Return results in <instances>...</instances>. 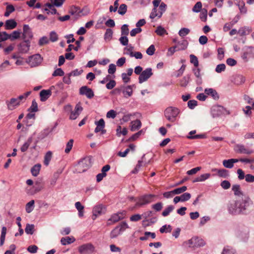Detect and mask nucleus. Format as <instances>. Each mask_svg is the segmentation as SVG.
Segmentation results:
<instances>
[{"mask_svg": "<svg viewBox=\"0 0 254 254\" xmlns=\"http://www.w3.org/2000/svg\"><path fill=\"white\" fill-rule=\"evenodd\" d=\"M253 204V201L249 196H243L235 201V203H231L228 206V211L233 215L247 214Z\"/></svg>", "mask_w": 254, "mask_h": 254, "instance_id": "nucleus-1", "label": "nucleus"}, {"mask_svg": "<svg viewBox=\"0 0 254 254\" xmlns=\"http://www.w3.org/2000/svg\"><path fill=\"white\" fill-rule=\"evenodd\" d=\"M92 158L87 156L80 160L76 166L75 172L81 173L86 171L91 166Z\"/></svg>", "mask_w": 254, "mask_h": 254, "instance_id": "nucleus-2", "label": "nucleus"}, {"mask_svg": "<svg viewBox=\"0 0 254 254\" xmlns=\"http://www.w3.org/2000/svg\"><path fill=\"white\" fill-rule=\"evenodd\" d=\"M180 113V110L178 108L170 106L165 110L164 116L169 122H174Z\"/></svg>", "mask_w": 254, "mask_h": 254, "instance_id": "nucleus-3", "label": "nucleus"}, {"mask_svg": "<svg viewBox=\"0 0 254 254\" xmlns=\"http://www.w3.org/2000/svg\"><path fill=\"white\" fill-rule=\"evenodd\" d=\"M211 114L213 118H218L222 115H230V112L222 106L216 105L211 107Z\"/></svg>", "mask_w": 254, "mask_h": 254, "instance_id": "nucleus-4", "label": "nucleus"}, {"mask_svg": "<svg viewBox=\"0 0 254 254\" xmlns=\"http://www.w3.org/2000/svg\"><path fill=\"white\" fill-rule=\"evenodd\" d=\"M156 196L154 194H145L140 196L137 198V201L135 204L136 207H141L147 205L153 201V198Z\"/></svg>", "mask_w": 254, "mask_h": 254, "instance_id": "nucleus-5", "label": "nucleus"}, {"mask_svg": "<svg viewBox=\"0 0 254 254\" xmlns=\"http://www.w3.org/2000/svg\"><path fill=\"white\" fill-rule=\"evenodd\" d=\"M128 228V226L126 222H122L119 225L116 226L110 233V238L111 239H114L117 238L123 232L125 231V230Z\"/></svg>", "mask_w": 254, "mask_h": 254, "instance_id": "nucleus-6", "label": "nucleus"}, {"mask_svg": "<svg viewBox=\"0 0 254 254\" xmlns=\"http://www.w3.org/2000/svg\"><path fill=\"white\" fill-rule=\"evenodd\" d=\"M43 58L39 54H35L29 56L26 62L31 67H35L39 65L42 62Z\"/></svg>", "mask_w": 254, "mask_h": 254, "instance_id": "nucleus-7", "label": "nucleus"}, {"mask_svg": "<svg viewBox=\"0 0 254 254\" xmlns=\"http://www.w3.org/2000/svg\"><path fill=\"white\" fill-rule=\"evenodd\" d=\"M243 50L244 52L242 55L241 57L245 62H247L249 60V57L254 56V47L245 46L243 49Z\"/></svg>", "mask_w": 254, "mask_h": 254, "instance_id": "nucleus-8", "label": "nucleus"}, {"mask_svg": "<svg viewBox=\"0 0 254 254\" xmlns=\"http://www.w3.org/2000/svg\"><path fill=\"white\" fill-rule=\"evenodd\" d=\"M69 13L72 15H74L76 19L82 16L86 15L88 13L87 12L83 13V9H81L79 7L74 5L70 6Z\"/></svg>", "mask_w": 254, "mask_h": 254, "instance_id": "nucleus-9", "label": "nucleus"}, {"mask_svg": "<svg viewBox=\"0 0 254 254\" xmlns=\"http://www.w3.org/2000/svg\"><path fill=\"white\" fill-rule=\"evenodd\" d=\"M152 75L153 72H152V68L150 67L146 68L145 70L142 71L139 75L138 77V82L139 83H142L143 82L146 81Z\"/></svg>", "mask_w": 254, "mask_h": 254, "instance_id": "nucleus-10", "label": "nucleus"}, {"mask_svg": "<svg viewBox=\"0 0 254 254\" xmlns=\"http://www.w3.org/2000/svg\"><path fill=\"white\" fill-rule=\"evenodd\" d=\"M125 214L126 212L124 211L113 214L110 218L108 219L107 224L110 225L123 219L124 218Z\"/></svg>", "mask_w": 254, "mask_h": 254, "instance_id": "nucleus-11", "label": "nucleus"}, {"mask_svg": "<svg viewBox=\"0 0 254 254\" xmlns=\"http://www.w3.org/2000/svg\"><path fill=\"white\" fill-rule=\"evenodd\" d=\"M30 41L29 40H25L17 45L19 53L25 54L29 51Z\"/></svg>", "mask_w": 254, "mask_h": 254, "instance_id": "nucleus-12", "label": "nucleus"}, {"mask_svg": "<svg viewBox=\"0 0 254 254\" xmlns=\"http://www.w3.org/2000/svg\"><path fill=\"white\" fill-rule=\"evenodd\" d=\"M78 251L81 254H91L94 251V247L91 244H86L80 246Z\"/></svg>", "mask_w": 254, "mask_h": 254, "instance_id": "nucleus-13", "label": "nucleus"}, {"mask_svg": "<svg viewBox=\"0 0 254 254\" xmlns=\"http://www.w3.org/2000/svg\"><path fill=\"white\" fill-rule=\"evenodd\" d=\"M55 89V86H52L50 89L48 90H42L40 92V100L42 102H45L51 96L52 91Z\"/></svg>", "mask_w": 254, "mask_h": 254, "instance_id": "nucleus-14", "label": "nucleus"}, {"mask_svg": "<svg viewBox=\"0 0 254 254\" xmlns=\"http://www.w3.org/2000/svg\"><path fill=\"white\" fill-rule=\"evenodd\" d=\"M79 94L82 95H85L89 99H91L94 96L93 90L87 86H83L80 88Z\"/></svg>", "mask_w": 254, "mask_h": 254, "instance_id": "nucleus-15", "label": "nucleus"}, {"mask_svg": "<svg viewBox=\"0 0 254 254\" xmlns=\"http://www.w3.org/2000/svg\"><path fill=\"white\" fill-rule=\"evenodd\" d=\"M32 32L28 25L24 24L23 27L22 39L25 40L31 39L33 38Z\"/></svg>", "mask_w": 254, "mask_h": 254, "instance_id": "nucleus-16", "label": "nucleus"}, {"mask_svg": "<svg viewBox=\"0 0 254 254\" xmlns=\"http://www.w3.org/2000/svg\"><path fill=\"white\" fill-rule=\"evenodd\" d=\"M105 211L106 208L104 205H99L95 206L93 209L92 219L95 220L98 215L104 213Z\"/></svg>", "mask_w": 254, "mask_h": 254, "instance_id": "nucleus-17", "label": "nucleus"}, {"mask_svg": "<svg viewBox=\"0 0 254 254\" xmlns=\"http://www.w3.org/2000/svg\"><path fill=\"white\" fill-rule=\"evenodd\" d=\"M82 110L83 108L81 106L80 103L77 104L75 107L74 110L71 112L69 119L70 120H75Z\"/></svg>", "mask_w": 254, "mask_h": 254, "instance_id": "nucleus-18", "label": "nucleus"}, {"mask_svg": "<svg viewBox=\"0 0 254 254\" xmlns=\"http://www.w3.org/2000/svg\"><path fill=\"white\" fill-rule=\"evenodd\" d=\"M20 102L18 101V99L14 98H11L9 101L7 100L6 101V104L9 110H14L20 105Z\"/></svg>", "mask_w": 254, "mask_h": 254, "instance_id": "nucleus-19", "label": "nucleus"}, {"mask_svg": "<svg viewBox=\"0 0 254 254\" xmlns=\"http://www.w3.org/2000/svg\"><path fill=\"white\" fill-rule=\"evenodd\" d=\"M134 84L125 86L124 85L123 93L125 98H128L132 95V88L135 87Z\"/></svg>", "mask_w": 254, "mask_h": 254, "instance_id": "nucleus-20", "label": "nucleus"}, {"mask_svg": "<svg viewBox=\"0 0 254 254\" xmlns=\"http://www.w3.org/2000/svg\"><path fill=\"white\" fill-rule=\"evenodd\" d=\"M236 148L237 149H235V151L239 153L251 154L253 152L252 150L246 148L244 145L242 144L236 145Z\"/></svg>", "mask_w": 254, "mask_h": 254, "instance_id": "nucleus-21", "label": "nucleus"}, {"mask_svg": "<svg viewBox=\"0 0 254 254\" xmlns=\"http://www.w3.org/2000/svg\"><path fill=\"white\" fill-rule=\"evenodd\" d=\"M204 93L209 96H211L213 99L218 100L219 96L217 91L213 88H206L204 90Z\"/></svg>", "mask_w": 254, "mask_h": 254, "instance_id": "nucleus-22", "label": "nucleus"}, {"mask_svg": "<svg viewBox=\"0 0 254 254\" xmlns=\"http://www.w3.org/2000/svg\"><path fill=\"white\" fill-rule=\"evenodd\" d=\"M17 23L13 19H10L6 20L5 22V29L6 30H11L15 28L17 26Z\"/></svg>", "mask_w": 254, "mask_h": 254, "instance_id": "nucleus-23", "label": "nucleus"}, {"mask_svg": "<svg viewBox=\"0 0 254 254\" xmlns=\"http://www.w3.org/2000/svg\"><path fill=\"white\" fill-rule=\"evenodd\" d=\"M95 124L97 126L94 130L95 133L101 131L105 127V123L103 119H100L98 121H96Z\"/></svg>", "mask_w": 254, "mask_h": 254, "instance_id": "nucleus-24", "label": "nucleus"}, {"mask_svg": "<svg viewBox=\"0 0 254 254\" xmlns=\"http://www.w3.org/2000/svg\"><path fill=\"white\" fill-rule=\"evenodd\" d=\"M141 127V123L139 120H136L130 123V130L132 131L137 130Z\"/></svg>", "mask_w": 254, "mask_h": 254, "instance_id": "nucleus-25", "label": "nucleus"}, {"mask_svg": "<svg viewBox=\"0 0 254 254\" xmlns=\"http://www.w3.org/2000/svg\"><path fill=\"white\" fill-rule=\"evenodd\" d=\"M232 190L234 191L235 195L238 196H243L245 195L244 194L243 191L241 190L240 185L235 184L233 185Z\"/></svg>", "mask_w": 254, "mask_h": 254, "instance_id": "nucleus-26", "label": "nucleus"}, {"mask_svg": "<svg viewBox=\"0 0 254 254\" xmlns=\"http://www.w3.org/2000/svg\"><path fill=\"white\" fill-rule=\"evenodd\" d=\"M188 45V42L186 40H183L179 41L176 45L177 47V51L184 50L187 49Z\"/></svg>", "mask_w": 254, "mask_h": 254, "instance_id": "nucleus-27", "label": "nucleus"}, {"mask_svg": "<svg viewBox=\"0 0 254 254\" xmlns=\"http://www.w3.org/2000/svg\"><path fill=\"white\" fill-rule=\"evenodd\" d=\"M75 241V239L73 237H65L62 238L61 243L63 246H65L73 243Z\"/></svg>", "mask_w": 254, "mask_h": 254, "instance_id": "nucleus-28", "label": "nucleus"}, {"mask_svg": "<svg viewBox=\"0 0 254 254\" xmlns=\"http://www.w3.org/2000/svg\"><path fill=\"white\" fill-rule=\"evenodd\" d=\"M245 81V77L241 75H236L234 76L233 82L236 85H240L244 83Z\"/></svg>", "mask_w": 254, "mask_h": 254, "instance_id": "nucleus-29", "label": "nucleus"}, {"mask_svg": "<svg viewBox=\"0 0 254 254\" xmlns=\"http://www.w3.org/2000/svg\"><path fill=\"white\" fill-rule=\"evenodd\" d=\"M41 165L40 164H37L34 165L31 169V173L34 177H36L39 174Z\"/></svg>", "mask_w": 254, "mask_h": 254, "instance_id": "nucleus-30", "label": "nucleus"}, {"mask_svg": "<svg viewBox=\"0 0 254 254\" xmlns=\"http://www.w3.org/2000/svg\"><path fill=\"white\" fill-rule=\"evenodd\" d=\"M194 238H196L193 245V247H195V248L203 247L205 245V242L202 239L198 237H194Z\"/></svg>", "mask_w": 254, "mask_h": 254, "instance_id": "nucleus-31", "label": "nucleus"}, {"mask_svg": "<svg viewBox=\"0 0 254 254\" xmlns=\"http://www.w3.org/2000/svg\"><path fill=\"white\" fill-rule=\"evenodd\" d=\"M33 138L32 137H29L27 141L25 142L24 144L21 147L20 150L22 152H24L27 151L30 144L32 142Z\"/></svg>", "mask_w": 254, "mask_h": 254, "instance_id": "nucleus-32", "label": "nucleus"}, {"mask_svg": "<svg viewBox=\"0 0 254 254\" xmlns=\"http://www.w3.org/2000/svg\"><path fill=\"white\" fill-rule=\"evenodd\" d=\"M217 175L219 177L228 178L229 177V171L224 169L217 171Z\"/></svg>", "mask_w": 254, "mask_h": 254, "instance_id": "nucleus-33", "label": "nucleus"}, {"mask_svg": "<svg viewBox=\"0 0 254 254\" xmlns=\"http://www.w3.org/2000/svg\"><path fill=\"white\" fill-rule=\"evenodd\" d=\"M5 4L7 5L6 7V11L4 13V16L8 17L10 14L15 10L14 7L11 4H7V2H5Z\"/></svg>", "mask_w": 254, "mask_h": 254, "instance_id": "nucleus-34", "label": "nucleus"}, {"mask_svg": "<svg viewBox=\"0 0 254 254\" xmlns=\"http://www.w3.org/2000/svg\"><path fill=\"white\" fill-rule=\"evenodd\" d=\"M155 32L159 36H163L165 34H168L167 31L162 26H158Z\"/></svg>", "mask_w": 254, "mask_h": 254, "instance_id": "nucleus-35", "label": "nucleus"}, {"mask_svg": "<svg viewBox=\"0 0 254 254\" xmlns=\"http://www.w3.org/2000/svg\"><path fill=\"white\" fill-rule=\"evenodd\" d=\"M34 203H35L34 200H31V201H30L29 202H28L26 204L25 209H26V211L28 213L31 212L33 211V210L34 209Z\"/></svg>", "mask_w": 254, "mask_h": 254, "instance_id": "nucleus-36", "label": "nucleus"}, {"mask_svg": "<svg viewBox=\"0 0 254 254\" xmlns=\"http://www.w3.org/2000/svg\"><path fill=\"white\" fill-rule=\"evenodd\" d=\"M20 34L21 32L20 31H14L12 32V33L9 34V36H10L9 39L12 41L17 39L20 38Z\"/></svg>", "mask_w": 254, "mask_h": 254, "instance_id": "nucleus-37", "label": "nucleus"}, {"mask_svg": "<svg viewBox=\"0 0 254 254\" xmlns=\"http://www.w3.org/2000/svg\"><path fill=\"white\" fill-rule=\"evenodd\" d=\"M52 153L51 151H49L46 153L44 157V164L46 166H48L52 159Z\"/></svg>", "mask_w": 254, "mask_h": 254, "instance_id": "nucleus-38", "label": "nucleus"}, {"mask_svg": "<svg viewBox=\"0 0 254 254\" xmlns=\"http://www.w3.org/2000/svg\"><path fill=\"white\" fill-rule=\"evenodd\" d=\"M6 233V228L3 226L1 229V232L0 239V246H2L4 242L5 235Z\"/></svg>", "mask_w": 254, "mask_h": 254, "instance_id": "nucleus-39", "label": "nucleus"}, {"mask_svg": "<svg viewBox=\"0 0 254 254\" xmlns=\"http://www.w3.org/2000/svg\"><path fill=\"white\" fill-rule=\"evenodd\" d=\"M34 225L27 224L25 231L27 234L32 235L34 232Z\"/></svg>", "mask_w": 254, "mask_h": 254, "instance_id": "nucleus-40", "label": "nucleus"}, {"mask_svg": "<svg viewBox=\"0 0 254 254\" xmlns=\"http://www.w3.org/2000/svg\"><path fill=\"white\" fill-rule=\"evenodd\" d=\"M190 75L188 74L184 76L181 80V86L182 87H186L190 82Z\"/></svg>", "mask_w": 254, "mask_h": 254, "instance_id": "nucleus-41", "label": "nucleus"}, {"mask_svg": "<svg viewBox=\"0 0 254 254\" xmlns=\"http://www.w3.org/2000/svg\"><path fill=\"white\" fill-rule=\"evenodd\" d=\"M174 208L175 207L173 205H170L168 206L162 212V216L164 217L167 216L170 214V213L174 209Z\"/></svg>", "mask_w": 254, "mask_h": 254, "instance_id": "nucleus-42", "label": "nucleus"}, {"mask_svg": "<svg viewBox=\"0 0 254 254\" xmlns=\"http://www.w3.org/2000/svg\"><path fill=\"white\" fill-rule=\"evenodd\" d=\"M38 104L35 100H33L30 107L28 109V111L30 112H36L38 111Z\"/></svg>", "mask_w": 254, "mask_h": 254, "instance_id": "nucleus-43", "label": "nucleus"}, {"mask_svg": "<svg viewBox=\"0 0 254 254\" xmlns=\"http://www.w3.org/2000/svg\"><path fill=\"white\" fill-rule=\"evenodd\" d=\"M190 62L192 64L196 67H198L199 63L197 58L194 55L191 54L190 55Z\"/></svg>", "mask_w": 254, "mask_h": 254, "instance_id": "nucleus-44", "label": "nucleus"}, {"mask_svg": "<svg viewBox=\"0 0 254 254\" xmlns=\"http://www.w3.org/2000/svg\"><path fill=\"white\" fill-rule=\"evenodd\" d=\"M200 18L202 21H206L207 20V10L203 8L201 9V10L200 11Z\"/></svg>", "mask_w": 254, "mask_h": 254, "instance_id": "nucleus-45", "label": "nucleus"}, {"mask_svg": "<svg viewBox=\"0 0 254 254\" xmlns=\"http://www.w3.org/2000/svg\"><path fill=\"white\" fill-rule=\"evenodd\" d=\"M161 233H170L172 231V227L170 225H164L159 230Z\"/></svg>", "mask_w": 254, "mask_h": 254, "instance_id": "nucleus-46", "label": "nucleus"}, {"mask_svg": "<svg viewBox=\"0 0 254 254\" xmlns=\"http://www.w3.org/2000/svg\"><path fill=\"white\" fill-rule=\"evenodd\" d=\"M202 3L200 1L197 2L192 8V11L195 13L200 12L202 9Z\"/></svg>", "mask_w": 254, "mask_h": 254, "instance_id": "nucleus-47", "label": "nucleus"}, {"mask_svg": "<svg viewBox=\"0 0 254 254\" xmlns=\"http://www.w3.org/2000/svg\"><path fill=\"white\" fill-rule=\"evenodd\" d=\"M127 11V5L126 4L120 5L118 12L119 14L123 15L125 14Z\"/></svg>", "mask_w": 254, "mask_h": 254, "instance_id": "nucleus-48", "label": "nucleus"}, {"mask_svg": "<svg viewBox=\"0 0 254 254\" xmlns=\"http://www.w3.org/2000/svg\"><path fill=\"white\" fill-rule=\"evenodd\" d=\"M113 31L110 28H108L104 34V39L105 40H110L113 36Z\"/></svg>", "mask_w": 254, "mask_h": 254, "instance_id": "nucleus-49", "label": "nucleus"}, {"mask_svg": "<svg viewBox=\"0 0 254 254\" xmlns=\"http://www.w3.org/2000/svg\"><path fill=\"white\" fill-rule=\"evenodd\" d=\"M128 25L125 24L121 27V35L124 36H127L129 34V29L128 28Z\"/></svg>", "mask_w": 254, "mask_h": 254, "instance_id": "nucleus-50", "label": "nucleus"}, {"mask_svg": "<svg viewBox=\"0 0 254 254\" xmlns=\"http://www.w3.org/2000/svg\"><path fill=\"white\" fill-rule=\"evenodd\" d=\"M190 30L187 28H182L179 31V35L182 37H184L189 34Z\"/></svg>", "mask_w": 254, "mask_h": 254, "instance_id": "nucleus-51", "label": "nucleus"}, {"mask_svg": "<svg viewBox=\"0 0 254 254\" xmlns=\"http://www.w3.org/2000/svg\"><path fill=\"white\" fill-rule=\"evenodd\" d=\"M73 143V139H70L68 142L66 144V148L65 149L64 152L66 153H68L72 149Z\"/></svg>", "mask_w": 254, "mask_h": 254, "instance_id": "nucleus-52", "label": "nucleus"}, {"mask_svg": "<svg viewBox=\"0 0 254 254\" xmlns=\"http://www.w3.org/2000/svg\"><path fill=\"white\" fill-rule=\"evenodd\" d=\"M9 34L5 31L0 32V41H5L9 39Z\"/></svg>", "mask_w": 254, "mask_h": 254, "instance_id": "nucleus-53", "label": "nucleus"}, {"mask_svg": "<svg viewBox=\"0 0 254 254\" xmlns=\"http://www.w3.org/2000/svg\"><path fill=\"white\" fill-rule=\"evenodd\" d=\"M159 10H160V12H159V18H160L161 17L163 13L166 11V9H167V5L163 2H161L160 5H159Z\"/></svg>", "mask_w": 254, "mask_h": 254, "instance_id": "nucleus-54", "label": "nucleus"}, {"mask_svg": "<svg viewBox=\"0 0 254 254\" xmlns=\"http://www.w3.org/2000/svg\"><path fill=\"white\" fill-rule=\"evenodd\" d=\"M49 43V40L47 36H43L41 37L38 42V45L40 46H42L45 44H47Z\"/></svg>", "mask_w": 254, "mask_h": 254, "instance_id": "nucleus-55", "label": "nucleus"}, {"mask_svg": "<svg viewBox=\"0 0 254 254\" xmlns=\"http://www.w3.org/2000/svg\"><path fill=\"white\" fill-rule=\"evenodd\" d=\"M152 209L156 212L160 211L163 208V203L161 202H157L151 206Z\"/></svg>", "mask_w": 254, "mask_h": 254, "instance_id": "nucleus-56", "label": "nucleus"}, {"mask_svg": "<svg viewBox=\"0 0 254 254\" xmlns=\"http://www.w3.org/2000/svg\"><path fill=\"white\" fill-rule=\"evenodd\" d=\"M223 165L225 167L229 169H231L234 166V165L232 161L230 160V159L228 160H224L223 161Z\"/></svg>", "mask_w": 254, "mask_h": 254, "instance_id": "nucleus-57", "label": "nucleus"}, {"mask_svg": "<svg viewBox=\"0 0 254 254\" xmlns=\"http://www.w3.org/2000/svg\"><path fill=\"white\" fill-rule=\"evenodd\" d=\"M64 72L63 71V70L61 68H57L53 73L52 76H62L64 75Z\"/></svg>", "mask_w": 254, "mask_h": 254, "instance_id": "nucleus-58", "label": "nucleus"}, {"mask_svg": "<svg viewBox=\"0 0 254 254\" xmlns=\"http://www.w3.org/2000/svg\"><path fill=\"white\" fill-rule=\"evenodd\" d=\"M181 202H185L189 200L191 197L190 193L189 192H185L180 195Z\"/></svg>", "mask_w": 254, "mask_h": 254, "instance_id": "nucleus-59", "label": "nucleus"}, {"mask_svg": "<svg viewBox=\"0 0 254 254\" xmlns=\"http://www.w3.org/2000/svg\"><path fill=\"white\" fill-rule=\"evenodd\" d=\"M226 69V65L224 64H218L215 68V71L217 73H221L225 71Z\"/></svg>", "mask_w": 254, "mask_h": 254, "instance_id": "nucleus-60", "label": "nucleus"}, {"mask_svg": "<svg viewBox=\"0 0 254 254\" xmlns=\"http://www.w3.org/2000/svg\"><path fill=\"white\" fill-rule=\"evenodd\" d=\"M58 40V35L54 31L50 33V40L52 42H56Z\"/></svg>", "mask_w": 254, "mask_h": 254, "instance_id": "nucleus-61", "label": "nucleus"}, {"mask_svg": "<svg viewBox=\"0 0 254 254\" xmlns=\"http://www.w3.org/2000/svg\"><path fill=\"white\" fill-rule=\"evenodd\" d=\"M128 54L131 57H134L136 59H141L142 58V55L139 52H136L133 53L132 51H131L129 53H128Z\"/></svg>", "mask_w": 254, "mask_h": 254, "instance_id": "nucleus-62", "label": "nucleus"}, {"mask_svg": "<svg viewBox=\"0 0 254 254\" xmlns=\"http://www.w3.org/2000/svg\"><path fill=\"white\" fill-rule=\"evenodd\" d=\"M220 186L224 190H227L231 187L230 183L227 180H224L221 182Z\"/></svg>", "mask_w": 254, "mask_h": 254, "instance_id": "nucleus-63", "label": "nucleus"}, {"mask_svg": "<svg viewBox=\"0 0 254 254\" xmlns=\"http://www.w3.org/2000/svg\"><path fill=\"white\" fill-rule=\"evenodd\" d=\"M119 41L123 46L127 45L128 43V39L127 37V36L122 35V36L119 39Z\"/></svg>", "mask_w": 254, "mask_h": 254, "instance_id": "nucleus-64", "label": "nucleus"}]
</instances>
